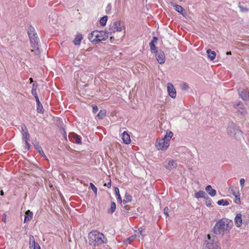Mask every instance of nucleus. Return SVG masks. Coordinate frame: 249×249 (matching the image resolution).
Listing matches in <instances>:
<instances>
[{
	"mask_svg": "<svg viewBox=\"0 0 249 249\" xmlns=\"http://www.w3.org/2000/svg\"><path fill=\"white\" fill-rule=\"evenodd\" d=\"M89 245L96 249L102 244L107 243V239L104 234L97 231H92L88 234Z\"/></svg>",
	"mask_w": 249,
	"mask_h": 249,
	"instance_id": "nucleus-1",
	"label": "nucleus"
},
{
	"mask_svg": "<svg viewBox=\"0 0 249 249\" xmlns=\"http://www.w3.org/2000/svg\"><path fill=\"white\" fill-rule=\"evenodd\" d=\"M232 225V224L230 225L228 219L225 220L224 219H220L216 223L213 228V231L215 234L224 235L229 232Z\"/></svg>",
	"mask_w": 249,
	"mask_h": 249,
	"instance_id": "nucleus-2",
	"label": "nucleus"
},
{
	"mask_svg": "<svg viewBox=\"0 0 249 249\" xmlns=\"http://www.w3.org/2000/svg\"><path fill=\"white\" fill-rule=\"evenodd\" d=\"M109 32L107 31H94L89 36V38L93 44H96L102 40H105L108 37Z\"/></svg>",
	"mask_w": 249,
	"mask_h": 249,
	"instance_id": "nucleus-3",
	"label": "nucleus"
},
{
	"mask_svg": "<svg viewBox=\"0 0 249 249\" xmlns=\"http://www.w3.org/2000/svg\"><path fill=\"white\" fill-rule=\"evenodd\" d=\"M29 38L31 47L33 48V49L31 50V52L34 53L36 55H39L41 53V50L39 48V38L36 36V34L30 33Z\"/></svg>",
	"mask_w": 249,
	"mask_h": 249,
	"instance_id": "nucleus-4",
	"label": "nucleus"
},
{
	"mask_svg": "<svg viewBox=\"0 0 249 249\" xmlns=\"http://www.w3.org/2000/svg\"><path fill=\"white\" fill-rule=\"evenodd\" d=\"M227 134L229 136L236 139H239L242 136V131L233 122L230 123L227 127Z\"/></svg>",
	"mask_w": 249,
	"mask_h": 249,
	"instance_id": "nucleus-5",
	"label": "nucleus"
},
{
	"mask_svg": "<svg viewBox=\"0 0 249 249\" xmlns=\"http://www.w3.org/2000/svg\"><path fill=\"white\" fill-rule=\"evenodd\" d=\"M123 29H125L124 22L120 20H115L110 24L108 31L110 34H112L116 31L121 32Z\"/></svg>",
	"mask_w": 249,
	"mask_h": 249,
	"instance_id": "nucleus-6",
	"label": "nucleus"
},
{
	"mask_svg": "<svg viewBox=\"0 0 249 249\" xmlns=\"http://www.w3.org/2000/svg\"><path fill=\"white\" fill-rule=\"evenodd\" d=\"M205 249H221L219 242L215 241L214 238L212 239L210 234L207 235V239L205 240Z\"/></svg>",
	"mask_w": 249,
	"mask_h": 249,
	"instance_id": "nucleus-7",
	"label": "nucleus"
},
{
	"mask_svg": "<svg viewBox=\"0 0 249 249\" xmlns=\"http://www.w3.org/2000/svg\"><path fill=\"white\" fill-rule=\"evenodd\" d=\"M155 146L158 150H165L169 147V143L165 142L164 140L160 139L156 142Z\"/></svg>",
	"mask_w": 249,
	"mask_h": 249,
	"instance_id": "nucleus-8",
	"label": "nucleus"
},
{
	"mask_svg": "<svg viewBox=\"0 0 249 249\" xmlns=\"http://www.w3.org/2000/svg\"><path fill=\"white\" fill-rule=\"evenodd\" d=\"M239 96L244 101L249 100V88L244 89L240 88L238 90Z\"/></svg>",
	"mask_w": 249,
	"mask_h": 249,
	"instance_id": "nucleus-9",
	"label": "nucleus"
},
{
	"mask_svg": "<svg viewBox=\"0 0 249 249\" xmlns=\"http://www.w3.org/2000/svg\"><path fill=\"white\" fill-rule=\"evenodd\" d=\"M233 107L241 114L244 115L247 113L246 109L243 107L241 102L233 103Z\"/></svg>",
	"mask_w": 249,
	"mask_h": 249,
	"instance_id": "nucleus-10",
	"label": "nucleus"
},
{
	"mask_svg": "<svg viewBox=\"0 0 249 249\" xmlns=\"http://www.w3.org/2000/svg\"><path fill=\"white\" fill-rule=\"evenodd\" d=\"M21 132L22 135V140H30V135L28 132V130L25 124H21Z\"/></svg>",
	"mask_w": 249,
	"mask_h": 249,
	"instance_id": "nucleus-11",
	"label": "nucleus"
},
{
	"mask_svg": "<svg viewBox=\"0 0 249 249\" xmlns=\"http://www.w3.org/2000/svg\"><path fill=\"white\" fill-rule=\"evenodd\" d=\"M156 59L160 64L164 63L165 56L164 53L162 51H158V53H155Z\"/></svg>",
	"mask_w": 249,
	"mask_h": 249,
	"instance_id": "nucleus-12",
	"label": "nucleus"
},
{
	"mask_svg": "<svg viewBox=\"0 0 249 249\" xmlns=\"http://www.w3.org/2000/svg\"><path fill=\"white\" fill-rule=\"evenodd\" d=\"M164 167L169 170L175 169L177 167V161L173 160H170L167 163L164 164Z\"/></svg>",
	"mask_w": 249,
	"mask_h": 249,
	"instance_id": "nucleus-13",
	"label": "nucleus"
},
{
	"mask_svg": "<svg viewBox=\"0 0 249 249\" xmlns=\"http://www.w3.org/2000/svg\"><path fill=\"white\" fill-rule=\"evenodd\" d=\"M167 90L170 96L172 98H175L176 96V91L174 86L171 83H168Z\"/></svg>",
	"mask_w": 249,
	"mask_h": 249,
	"instance_id": "nucleus-14",
	"label": "nucleus"
},
{
	"mask_svg": "<svg viewBox=\"0 0 249 249\" xmlns=\"http://www.w3.org/2000/svg\"><path fill=\"white\" fill-rule=\"evenodd\" d=\"M235 224L237 227H240L242 224V215L237 213L235 217Z\"/></svg>",
	"mask_w": 249,
	"mask_h": 249,
	"instance_id": "nucleus-15",
	"label": "nucleus"
},
{
	"mask_svg": "<svg viewBox=\"0 0 249 249\" xmlns=\"http://www.w3.org/2000/svg\"><path fill=\"white\" fill-rule=\"evenodd\" d=\"M35 99L37 104L36 110L37 112L39 113H43L44 110L41 102L39 101V98L37 97Z\"/></svg>",
	"mask_w": 249,
	"mask_h": 249,
	"instance_id": "nucleus-16",
	"label": "nucleus"
},
{
	"mask_svg": "<svg viewBox=\"0 0 249 249\" xmlns=\"http://www.w3.org/2000/svg\"><path fill=\"white\" fill-rule=\"evenodd\" d=\"M122 140L125 144H129L131 142L130 136L126 131H124L122 134Z\"/></svg>",
	"mask_w": 249,
	"mask_h": 249,
	"instance_id": "nucleus-17",
	"label": "nucleus"
},
{
	"mask_svg": "<svg viewBox=\"0 0 249 249\" xmlns=\"http://www.w3.org/2000/svg\"><path fill=\"white\" fill-rule=\"evenodd\" d=\"M33 213L32 212L30 211V210H27L25 212V218L24 220V223L28 222L30 221V220L33 218Z\"/></svg>",
	"mask_w": 249,
	"mask_h": 249,
	"instance_id": "nucleus-18",
	"label": "nucleus"
},
{
	"mask_svg": "<svg viewBox=\"0 0 249 249\" xmlns=\"http://www.w3.org/2000/svg\"><path fill=\"white\" fill-rule=\"evenodd\" d=\"M195 197L196 198L201 197L205 199L208 197V196L203 191H199L195 193Z\"/></svg>",
	"mask_w": 249,
	"mask_h": 249,
	"instance_id": "nucleus-19",
	"label": "nucleus"
},
{
	"mask_svg": "<svg viewBox=\"0 0 249 249\" xmlns=\"http://www.w3.org/2000/svg\"><path fill=\"white\" fill-rule=\"evenodd\" d=\"M207 192L212 196H214L216 193L215 190L212 188V186L210 185L207 186L205 188Z\"/></svg>",
	"mask_w": 249,
	"mask_h": 249,
	"instance_id": "nucleus-20",
	"label": "nucleus"
},
{
	"mask_svg": "<svg viewBox=\"0 0 249 249\" xmlns=\"http://www.w3.org/2000/svg\"><path fill=\"white\" fill-rule=\"evenodd\" d=\"M30 248L31 249H36V243L35 242L34 237L31 235L30 236Z\"/></svg>",
	"mask_w": 249,
	"mask_h": 249,
	"instance_id": "nucleus-21",
	"label": "nucleus"
},
{
	"mask_svg": "<svg viewBox=\"0 0 249 249\" xmlns=\"http://www.w3.org/2000/svg\"><path fill=\"white\" fill-rule=\"evenodd\" d=\"M69 136L71 138H73L75 140V142L77 144H81L82 142L80 140V138L77 134L74 132H72L70 134Z\"/></svg>",
	"mask_w": 249,
	"mask_h": 249,
	"instance_id": "nucleus-22",
	"label": "nucleus"
},
{
	"mask_svg": "<svg viewBox=\"0 0 249 249\" xmlns=\"http://www.w3.org/2000/svg\"><path fill=\"white\" fill-rule=\"evenodd\" d=\"M83 38V36L81 34H78L73 41L75 45H79L81 43V41Z\"/></svg>",
	"mask_w": 249,
	"mask_h": 249,
	"instance_id": "nucleus-23",
	"label": "nucleus"
},
{
	"mask_svg": "<svg viewBox=\"0 0 249 249\" xmlns=\"http://www.w3.org/2000/svg\"><path fill=\"white\" fill-rule=\"evenodd\" d=\"M173 136V133L172 131H170L169 132H167L166 135L164 136L163 138L161 139L165 140V142L169 143V142Z\"/></svg>",
	"mask_w": 249,
	"mask_h": 249,
	"instance_id": "nucleus-24",
	"label": "nucleus"
},
{
	"mask_svg": "<svg viewBox=\"0 0 249 249\" xmlns=\"http://www.w3.org/2000/svg\"><path fill=\"white\" fill-rule=\"evenodd\" d=\"M208 58L211 60H213L215 59L216 56V53L214 51H212L211 49H208L207 51Z\"/></svg>",
	"mask_w": 249,
	"mask_h": 249,
	"instance_id": "nucleus-25",
	"label": "nucleus"
},
{
	"mask_svg": "<svg viewBox=\"0 0 249 249\" xmlns=\"http://www.w3.org/2000/svg\"><path fill=\"white\" fill-rule=\"evenodd\" d=\"M34 147L37 150L38 153L41 154L42 156L45 157V155L41 147L40 146L39 142H36L34 144Z\"/></svg>",
	"mask_w": 249,
	"mask_h": 249,
	"instance_id": "nucleus-26",
	"label": "nucleus"
},
{
	"mask_svg": "<svg viewBox=\"0 0 249 249\" xmlns=\"http://www.w3.org/2000/svg\"><path fill=\"white\" fill-rule=\"evenodd\" d=\"M172 5L175 7V9L180 14L184 16V12L185 11V10L183 9L182 7H181L180 5L175 4H172Z\"/></svg>",
	"mask_w": 249,
	"mask_h": 249,
	"instance_id": "nucleus-27",
	"label": "nucleus"
},
{
	"mask_svg": "<svg viewBox=\"0 0 249 249\" xmlns=\"http://www.w3.org/2000/svg\"><path fill=\"white\" fill-rule=\"evenodd\" d=\"M136 237V235H132L129 237L126 238L125 240H124L123 243L125 245H127L128 244H130L131 242L134 241Z\"/></svg>",
	"mask_w": 249,
	"mask_h": 249,
	"instance_id": "nucleus-28",
	"label": "nucleus"
},
{
	"mask_svg": "<svg viewBox=\"0 0 249 249\" xmlns=\"http://www.w3.org/2000/svg\"><path fill=\"white\" fill-rule=\"evenodd\" d=\"M116 204L114 202H111V205H110V207L109 208V209H108V213H113L115 211V210H116Z\"/></svg>",
	"mask_w": 249,
	"mask_h": 249,
	"instance_id": "nucleus-29",
	"label": "nucleus"
},
{
	"mask_svg": "<svg viewBox=\"0 0 249 249\" xmlns=\"http://www.w3.org/2000/svg\"><path fill=\"white\" fill-rule=\"evenodd\" d=\"M106 116V110L105 109L101 110L98 113L97 117L99 119H102Z\"/></svg>",
	"mask_w": 249,
	"mask_h": 249,
	"instance_id": "nucleus-30",
	"label": "nucleus"
},
{
	"mask_svg": "<svg viewBox=\"0 0 249 249\" xmlns=\"http://www.w3.org/2000/svg\"><path fill=\"white\" fill-rule=\"evenodd\" d=\"M149 46L152 53H158V51L156 49L157 48L155 45L154 42H150L149 43Z\"/></svg>",
	"mask_w": 249,
	"mask_h": 249,
	"instance_id": "nucleus-31",
	"label": "nucleus"
},
{
	"mask_svg": "<svg viewBox=\"0 0 249 249\" xmlns=\"http://www.w3.org/2000/svg\"><path fill=\"white\" fill-rule=\"evenodd\" d=\"M114 190H115L116 195L117 196V199L118 201L120 203H122V198H121V196H120V194L119 193V189L117 187H115Z\"/></svg>",
	"mask_w": 249,
	"mask_h": 249,
	"instance_id": "nucleus-32",
	"label": "nucleus"
},
{
	"mask_svg": "<svg viewBox=\"0 0 249 249\" xmlns=\"http://www.w3.org/2000/svg\"><path fill=\"white\" fill-rule=\"evenodd\" d=\"M217 204L218 205L228 206L230 203L227 200L221 199L217 202Z\"/></svg>",
	"mask_w": 249,
	"mask_h": 249,
	"instance_id": "nucleus-33",
	"label": "nucleus"
},
{
	"mask_svg": "<svg viewBox=\"0 0 249 249\" xmlns=\"http://www.w3.org/2000/svg\"><path fill=\"white\" fill-rule=\"evenodd\" d=\"M107 16L102 17L100 19V24L102 26H105L107 23Z\"/></svg>",
	"mask_w": 249,
	"mask_h": 249,
	"instance_id": "nucleus-34",
	"label": "nucleus"
},
{
	"mask_svg": "<svg viewBox=\"0 0 249 249\" xmlns=\"http://www.w3.org/2000/svg\"><path fill=\"white\" fill-rule=\"evenodd\" d=\"M238 7L242 12H247L249 11V9L244 7L241 2L239 3Z\"/></svg>",
	"mask_w": 249,
	"mask_h": 249,
	"instance_id": "nucleus-35",
	"label": "nucleus"
},
{
	"mask_svg": "<svg viewBox=\"0 0 249 249\" xmlns=\"http://www.w3.org/2000/svg\"><path fill=\"white\" fill-rule=\"evenodd\" d=\"M111 8H112V7H111V4L110 3H108L107 5V6L106 7V14H110Z\"/></svg>",
	"mask_w": 249,
	"mask_h": 249,
	"instance_id": "nucleus-36",
	"label": "nucleus"
},
{
	"mask_svg": "<svg viewBox=\"0 0 249 249\" xmlns=\"http://www.w3.org/2000/svg\"><path fill=\"white\" fill-rule=\"evenodd\" d=\"M90 186L91 187V189L92 190L94 193L95 194V196H96L97 193V188L95 186V185L92 183H90Z\"/></svg>",
	"mask_w": 249,
	"mask_h": 249,
	"instance_id": "nucleus-37",
	"label": "nucleus"
},
{
	"mask_svg": "<svg viewBox=\"0 0 249 249\" xmlns=\"http://www.w3.org/2000/svg\"><path fill=\"white\" fill-rule=\"evenodd\" d=\"M188 88H189V86L186 83H184L181 85V89L182 90H186L188 89Z\"/></svg>",
	"mask_w": 249,
	"mask_h": 249,
	"instance_id": "nucleus-38",
	"label": "nucleus"
},
{
	"mask_svg": "<svg viewBox=\"0 0 249 249\" xmlns=\"http://www.w3.org/2000/svg\"><path fill=\"white\" fill-rule=\"evenodd\" d=\"M206 199V205L208 207H210L211 205V199L209 198V197L208 196V197L207 198H205Z\"/></svg>",
	"mask_w": 249,
	"mask_h": 249,
	"instance_id": "nucleus-39",
	"label": "nucleus"
},
{
	"mask_svg": "<svg viewBox=\"0 0 249 249\" xmlns=\"http://www.w3.org/2000/svg\"><path fill=\"white\" fill-rule=\"evenodd\" d=\"M30 140L24 141V142L25 143V149H26L27 150H29L30 148V146H31L30 144L28 142Z\"/></svg>",
	"mask_w": 249,
	"mask_h": 249,
	"instance_id": "nucleus-40",
	"label": "nucleus"
},
{
	"mask_svg": "<svg viewBox=\"0 0 249 249\" xmlns=\"http://www.w3.org/2000/svg\"><path fill=\"white\" fill-rule=\"evenodd\" d=\"M125 199L127 201L131 202L132 200V196L130 195L126 194L125 195Z\"/></svg>",
	"mask_w": 249,
	"mask_h": 249,
	"instance_id": "nucleus-41",
	"label": "nucleus"
},
{
	"mask_svg": "<svg viewBox=\"0 0 249 249\" xmlns=\"http://www.w3.org/2000/svg\"><path fill=\"white\" fill-rule=\"evenodd\" d=\"M30 33H35L34 32V28L32 26H30V27L28 28V36H29Z\"/></svg>",
	"mask_w": 249,
	"mask_h": 249,
	"instance_id": "nucleus-42",
	"label": "nucleus"
},
{
	"mask_svg": "<svg viewBox=\"0 0 249 249\" xmlns=\"http://www.w3.org/2000/svg\"><path fill=\"white\" fill-rule=\"evenodd\" d=\"M36 91V89H32V91H31L32 94L34 96L35 98L38 97Z\"/></svg>",
	"mask_w": 249,
	"mask_h": 249,
	"instance_id": "nucleus-43",
	"label": "nucleus"
},
{
	"mask_svg": "<svg viewBox=\"0 0 249 249\" xmlns=\"http://www.w3.org/2000/svg\"><path fill=\"white\" fill-rule=\"evenodd\" d=\"M93 112L95 113L98 111V107L97 106L93 105L92 106Z\"/></svg>",
	"mask_w": 249,
	"mask_h": 249,
	"instance_id": "nucleus-44",
	"label": "nucleus"
},
{
	"mask_svg": "<svg viewBox=\"0 0 249 249\" xmlns=\"http://www.w3.org/2000/svg\"><path fill=\"white\" fill-rule=\"evenodd\" d=\"M163 211H164V213L167 216H168V211H169V209L167 207H166L164 210H163Z\"/></svg>",
	"mask_w": 249,
	"mask_h": 249,
	"instance_id": "nucleus-45",
	"label": "nucleus"
},
{
	"mask_svg": "<svg viewBox=\"0 0 249 249\" xmlns=\"http://www.w3.org/2000/svg\"><path fill=\"white\" fill-rule=\"evenodd\" d=\"M244 183H245V179L243 178H241L240 180V185L242 187H243L244 186Z\"/></svg>",
	"mask_w": 249,
	"mask_h": 249,
	"instance_id": "nucleus-46",
	"label": "nucleus"
},
{
	"mask_svg": "<svg viewBox=\"0 0 249 249\" xmlns=\"http://www.w3.org/2000/svg\"><path fill=\"white\" fill-rule=\"evenodd\" d=\"M37 87V84L36 81H35L33 84L32 89H36Z\"/></svg>",
	"mask_w": 249,
	"mask_h": 249,
	"instance_id": "nucleus-47",
	"label": "nucleus"
},
{
	"mask_svg": "<svg viewBox=\"0 0 249 249\" xmlns=\"http://www.w3.org/2000/svg\"><path fill=\"white\" fill-rule=\"evenodd\" d=\"M6 216H7L5 213L3 214L2 221L4 223H6Z\"/></svg>",
	"mask_w": 249,
	"mask_h": 249,
	"instance_id": "nucleus-48",
	"label": "nucleus"
},
{
	"mask_svg": "<svg viewBox=\"0 0 249 249\" xmlns=\"http://www.w3.org/2000/svg\"><path fill=\"white\" fill-rule=\"evenodd\" d=\"M129 206L128 205H125L124 207V211L125 212V213H127V211L129 209Z\"/></svg>",
	"mask_w": 249,
	"mask_h": 249,
	"instance_id": "nucleus-49",
	"label": "nucleus"
},
{
	"mask_svg": "<svg viewBox=\"0 0 249 249\" xmlns=\"http://www.w3.org/2000/svg\"><path fill=\"white\" fill-rule=\"evenodd\" d=\"M158 40V37H156V36H154L152 38V40L151 42H156Z\"/></svg>",
	"mask_w": 249,
	"mask_h": 249,
	"instance_id": "nucleus-50",
	"label": "nucleus"
},
{
	"mask_svg": "<svg viewBox=\"0 0 249 249\" xmlns=\"http://www.w3.org/2000/svg\"><path fill=\"white\" fill-rule=\"evenodd\" d=\"M104 186H107V187H108V188H110V187H111V181H110V182H108V183H107V184L106 183H105V184H104Z\"/></svg>",
	"mask_w": 249,
	"mask_h": 249,
	"instance_id": "nucleus-51",
	"label": "nucleus"
},
{
	"mask_svg": "<svg viewBox=\"0 0 249 249\" xmlns=\"http://www.w3.org/2000/svg\"><path fill=\"white\" fill-rule=\"evenodd\" d=\"M122 202H123L124 204H125L126 203L129 202V201H127L126 199H124L123 200H122Z\"/></svg>",
	"mask_w": 249,
	"mask_h": 249,
	"instance_id": "nucleus-52",
	"label": "nucleus"
},
{
	"mask_svg": "<svg viewBox=\"0 0 249 249\" xmlns=\"http://www.w3.org/2000/svg\"><path fill=\"white\" fill-rule=\"evenodd\" d=\"M36 249H40V246L39 245V244L38 243H36Z\"/></svg>",
	"mask_w": 249,
	"mask_h": 249,
	"instance_id": "nucleus-53",
	"label": "nucleus"
},
{
	"mask_svg": "<svg viewBox=\"0 0 249 249\" xmlns=\"http://www.w3.org/2000/svg\"><path fill=\"white\" fill-rule=\"evenodd\" d=\"M226 54L227 55H231V51L228 52H227Z\"/></svg>",
	"mask_w": 249,
	"mask_h": 249,
	"instance_id": "nucleus-54",
	"label": "nucleus"
},
{
	"mask_svg": "<svg viewBox=\"0 0 249 249\" xmlns=\"http://www.w3.org/2000/svg\"><path fill=\"white\" fill-rule=\"evenodd\" d=\"M235 197L240 201V197H239V196H237V195H235Z\"/></svg>",
	"mask_w": 249,
	"mask_h": 249,
	"instance_id": "nucleus-55",
	"label": "nucleus"
},
{
	"mask_svg": "<svg viewBox=\"0 0 249 249\" xmlns=\"http://www.w3.org/2000/svg\"><path fill=\"white\" fill-rule=\"evenodd\" d=\"M0 195L1 196H3L4 195V193L3 192L2 190H1V191H0Z\"/></svg>",
	"mask_w": 249,
	"mask_h": 249,
	"instance_id": "nucleus-56",
	"label": "nucleus"
},
{
	"mask_svg": "<svg viewBox=\"0 0 249 249\" xmlns=\"http://www.w3.org/2000/svg\"><path fill=\"white\" fill-rule=\"evenodd\" d=\"M30 80L31 81V82H33V80L32 78H30Z\"/></svg>",
	"mask_w": 249,
	"mask_h": 249,
	"instance_id": "nucleus-57",
	"label": "nucleus"
},
{
	"mask_svg": "<svg viewBox=\"0 0 249 249\" xmlns=\"http://www.w3.org/2000/svg\"><path fill=\"white\" fill-rule=\"evenodd\" d=\"M112 38H113V37H110V40H112Z\"/></svg>",
	"mask_w": 249,
	"mask_h": 249,
	"instance_id": "nucleus-58",
	"label": "nucleus"
},
{
	"mask_svg": "<svg viewBox=\"0 0 249 249\" xmlns=\"http://www.w3.org/2000/svg\"><path fill=\"white\" fill-rule=\"evenodd\" d=\"M233 195L235 196V195H236L235 194V193H233Z\"/></svg>",
	"mask_w": 249,
	"mask_h": 249,
	"instance_id": "nucleus-59",
	"label": "nucleus"
},
{
	"mask_svg": "<svg viewBox=\"0 0 249 249\" xmlns=\"http://www.w3.org/2000/svg\"><path fill=\"white\" fill-rule=\"evenodd\" d=\"M142 231H140L139 232L142 234Z\"/></svg>",
	"mask_w": 249,
	"mask_h": 249,
	"instance_id": "nucleus-60",
	"label": "nucleus"
}]
</instances>
